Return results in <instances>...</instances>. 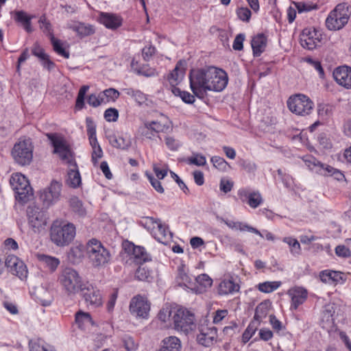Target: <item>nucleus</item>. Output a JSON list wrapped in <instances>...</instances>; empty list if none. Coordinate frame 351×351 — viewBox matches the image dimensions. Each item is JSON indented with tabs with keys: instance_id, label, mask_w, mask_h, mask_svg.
I'll list each match as a JSON object with an SVG mask.
<instances>
[{
	"instance_id": "nucleus-1",
	"label": "nucleus",
	"mask_w": 351,
	"mask_h": 351,
	"mask_svg": "<svg viewBox=\"0 0 351 351\" xmlns=\"http://www.w3.org/2000/svg\"><path fill=\"white\" fill-rule=\"evenodd\" d=\"M189 82L194 95L202 99L208 91H222L228 84V77L223 69L210 66L191 69Z\"/></svg>"
},
{
	"instance_id": "nucleus-2",
	"label": "nucleus",
	"mask_w": 351,
	"mask_h": 351,
	"mask_svg": "<svg viewBox=\"0 0 351 351\" xmlns=\"http://www.w3.org/2000/svg\"><path fill=\"white\" fill-rule=\"evenodd\" d=\"M47 136L53 147V153L57 154L62 162L69 166L67 184L72 188L80 186L82 183L81 176L70 145L66 139L58 134L49 133L47 134Z\"/></svg>"
},
{
	"instance_id": "nucleus-3",
	"label": "nucleus",
	"mask_w": 351,
	"mask_h": 351,
	"mask_svg": "<svg viewBox=\"0 0 351 351\" xmlns=\"http://www.w3.org/2000/svg\"><path fill=\"white\" fill-rule=\"evenodd\" d=\"M85 254L88 263L95 268L105 267L111 258L110 252L96 239H90L86 243Z\"/></svg>"
},
{
	"instance_id": "nucleus-4",
	"label": "nucleus",
	"mask_w": 351,
	"mask_h": 351,
	"mask_svg": "<svg viewBox=\"0 0 351 351\" xmlns=\"http://www.w3.org/2000/svg\"><path fill=\"white\" fill-rule=\"evenodd\" d=\"M172 122L169 118L160 114V116L152 121H146L141 126L138 132L147 139L153 140L159 133H167L172 130Z\"/></svg>"
},
{
	"instance_id": "nucleus-5",
	"label": "nucleus",
	"mask_w": 351,
	"mask_h": 351,
	"mask_svg": "<svg viewBox=\"0 0 351 351\" xmlns=\"http://www.w3.org/2000/svg\"><path fill=\"white\" fill-rule=\"evenodd\" d=\"M58 282L69 296L75 295L85 285L79 273L70 267L61 271L58 276Z\"/></svg>"
},
{
	"instance_id": "nucleus-6",
	"label": "nucleus",
	"mask_w": 351,
	"mask_h": 351,
	"mask_svg": "<svg viewBox=\"0 0 351 351\" xmlns=\"http://www.w3.org/2000/svg\"><path fill=\"white\" fill-rule=\"evenodd\" d=\"M75 226L71 223L55 221L50 230L51 241L58 246L69 245L75 236Z\"/></svg>"
},
{
	"instance_id": "nucleus-7",
	"label": "nucleus",
	"mask_w": 351,
	"mask_h": 351,
	"mask_svg": "<svg viewBox=\"0 0 351 351\" xmlns=\"http://www.w3.org/2000/svg\"><path fill=\"white\" fill-rule=\"evenodd\" d=\"M350 16L348 3H339L328 15L325 22L326 26L329 30H339L348 23Z\"/></svg>"
},
{
	"instance_id": "nucleus-8",
	"label": "nucleus",
	"mask_w": 351,
	"mask_h": 351,
	"mask_svg": "<svg viewBox=\"0 0 351 351\" xmlns=\"http://www.w3.org/2000/svg\"><path fill=\"white\" fill-rule=\"evenodd\" d=\"M173 324L175 330L185 334L193 332L197 327L194 314L182 307L174 310Z\"/></svg>"
},
{
	"instance_id": "nucleus-9",
	"label": "nucleus",
	"mask_w": 351,
	"mask_h": 351,
	"mask_svg": "<svg viewBox=\"0 0 351 351\" xmlns=\"http://www.w3.org/2000/svg\"><path fill=\"white\" fill-rule=\"evenodd\" d=\"M10 185L15 192L16 199L23 204L28 202L33 196V190L28 180L21 173L12 174Z\"/></svg>"
},
{
	"instance_id": "nucleus-10",
	"label": "nucleus",
	"mask_w": 351,
	"mask_h": 351,
	"mask_svg": "<svg viewBox=\"0 0 351 351\" xmlns=\"http://www.w3.org/2000/svg\"><path fill=\"white\" fill-rule=\"evenodd\" d=\"M144 227L160 243L165 244L172 239L171 232L161 220L152 217H146L142 221Z\"/></svg>"
},
{
	"instance_id": "nucleus-11",
	"label": "nucleus",
	"mask_w": 351,
	"mask_h": 351,
	"mask_svg": "<svg viewBox=\"0 0 351 351\" xmlns=\"http://www.w3.org/2000/svg\"><path fill=\"white\" fill-rule=\"evenodd\" d=\"M287 104L291 112L302 117L310 114L314 108L313 101L308 96L300 93L291 96Z\"/></svg>"
},
{
	"instance_id": "nucleus-12",
	"label": "nucleus",
	"mask_w": 351,
	"mask_h": 351,
	"mask_svg": "<svg viewBox=\"0 0 351 351\" xmlns=\"http://www.w3.org/2000/svg\"><path fill=\"white\" fill-rule=\"evenodd\" d=\"M27 223L29 229L39 234L44 231L47 223V215L45 211L36 205H31L27 209Z\"/></svg>"
},
{
	"instance_id": "nucleus-13",
	"label": "nucleus",
	"mask_w": 351,
	"mask_h": 351,
	"mask_svg": "<svg viewBox=\"0 0 351 351\" xmlns=\"http://www.w3.org/2000/svg\"><path fill=\"white\" fill-rule=\"evenodd\" d=\"M14 161L20 165H29L33 158V145L29 138L21 139L12 150Z\"/></svg>"
},
{
	"instance_id": "nucleus-14",
	"label": "nucleus",
	"mask_w": 351,
	"mask_h": 351,
	"mask_svg": "<svg viewBox=\"0 0 351 351\" xmlns=\"http://www.w3.org/2000/svg\"><path fill=\"white\" fill-rule=\"evenodd\" d=\"M62 183L52 180L49 186L41 190L39 193V199L43 208H49L57 203L61 196Z\"/></svg>"
},
{
	"instance_id": "nucleus-15",
	"label": "nucleus",
	"mask_w": 351,
	"mask_h": 351,
	"mask_svg": "<svg viewBox=\"0 0 351 351\" xmlns=\"http://www.w3.org/2000/svg\"><path fill=\"white\" fill-rule=\"evenodd\" d=\"M80 292L88 306L97 308L102 305L103 300L100 291L88 282H85Z\"/></svg>"
},
{
	"instance_id": "nucleus-16",
	"label": "nucleus",
	"mask_w": 351,
	"mask_h": 351,
	"mask_svg": "<svg viewBox=\"0 0 351 351\" xmlns=\"http://www.w3.org/2000/svg\"><path fill=\"white\" fill-rule=\"evenodd\" d=\"M149 310L150 303L146 298L138 295L132 298L130 303V311L132 315L147 319Z\"/></svg>"
},
{
	"instance_id": "nucleus-17",
	"label": "nucleus",
	"mask_w": 351,
	"mask_h": 351,
	"mask_svg": "<svg viewBox=\"0 0 351 351\" xmlns=\"http://www.w3.org/2000/svg\"><path fill=\"white\" fill-rule=\"evenodd\" d=\"M322 39L321 31L315 28H305L300 36L302 47L312 50L318 46Z\"/></svg>"
},
{
	"instance_id": "nucleus-18",
	"label": "nucleus",
	"mask_w": 351,
	"mask_h": 351,
	"mask_svg": "<svg viewBox=\"0 0 351 351\" xmlns=\"http://www.w3.org/2000/svg\"><path fill=\"white\" fill-rule=\"evenodd\" d=\"M237 195L243 203H246L250 208H256L263 203V198L258 191H252L248 188L238 190Z\"/></svg>"
},
{
	"instance_id": "nucleus-19",
	"label": "nucleus",
	"mask_w": 351,
	"mask_h": 351,
	"mask_svg": "<svg viewBox=\"0 0 351 351\" xmlns=\"http://www.w3.org/2000/svg\"><path fill=\"white\" fill-rule=\"evenodd\" d=\"M5 266L12 274L17 276L21 280L27 277L28 271L26 265L23 261L14 255H8L6 257Z\"/></svg>"
},
{
	"instance_id": "nucleus-20",
	"label": "nucleus",
	"mask_w": 351,
	"mask_h": 351,
	"mask_svg": "<svg viewBox=\"0 0 351 351\" xmlns=\"http://www.w3.org/2000/svg\"><path fill=\"white\" fill-rule=\"evenodd\" d=\"M217 330L215 327L202 326L199 328V334L197 336V341L199 344L204 347H209L217 341Z\"/></svg>"
},
{
	"instance_id": "nucleus-21",
	"label": "nucleus",
	"mask_w": 351,
	"mask_h": 351,
	"mask_svg": "<svg viewBox=\"0 0 351 351\" xmlns=\"http://www.w3.org/2000/svg\"><path fill=\"white\" fill-rule=\"evenodd\" d=\"M287 295L291 298V309L296 310L307 300L308 291L300 287L291 288L287 291Z\"/></svg>"
},
{
	"instance_id": "nucleus-22",
	"label": "nucleus",
	"mask_w": 351,
	"mask_h": 351,
	"mask_svg": "<svg viewBox=\"0 0 351 351\" xmlns=\"http://www.w3.org/2000/svg\"><path fill=\"white\" fill-rule=\"evenodd\" d=\"M333 77L340 86L351 88V68L347 66H339L333 71Z\"/></svg>"
},
{
	"instance_id": "nucleus-23",
	"label": "nucleus",
	"mask_w": 351,
	"mask_h": 351,
	"mask_svg": "<svg viewBox=\"0 0 351 351\" xmlns=\"http://www.w3.org/2000/svg\"><path fill=\"white\" fill-rule=\"evenodd\" d=\"M176 280L180 287H184L195 293L202 292V290H199V288L193 282L192 278L188 275L184 266L178 267Z\"/></svg>"
},
{
	"instance_id": "nucleus-24",
	"label": "nucleus",
	"mask_w": 351,
	"mask_h": 351,
	"mask_svg": "<svg viewBox=\"0 0 351 351\" xmlns=\"http://www.w3.org/2000/svg\"><path fill=\"white\" fill-rule=\"evenodd\" d=\"M99 22L110 29H116L119 28L123 22L121 16L107 12H100L98 19Z\"/></svg>"
},
{
	"instance_id": "nucleus-25",
	"label": "nucleus",
	"mask_w": 351,
	"mask_h": 351,
	"mask_svg": "<svg viewBox=\"0 0 351 351\" xmlns=\"http://www.w3.org/2000/svg\"><path fill=\"white\" fill-rule=\"evenodd\" d=\"M240 286L232 279L222 280L217 287V293L219 295H227L239 292Z\"/></svg>"
},
{
	"instance_id": "nucleus-26",
	"label": "nucleus",
	"mask_w": 351,
	"mask_h": 351,
	"mask_svg": "<svg viewBox=\"0 0 351 351\" xmlns=\"http://www.w3.org/2000/svg\"><path fill=\"white\" fill-rule=\"evenodd\" d=\"M34 17V15L27 14L25 11L19 10L14 12V19L16 22L20 23L27 33H31L33 32L31 21Z\"/></svg>"
},
{
	"instance_id": "nucleus-27",
	"label": "nucleus",
	"mask_w": 351,
	"mask_h": 351,
	"mask_svg": "<svg viewBox=\"0 0 351 351\" xmlns=\"http://www.w3.org/2000/svg\"><path fill=\"white\" fill-rule=\"evenodd\" d=\"M271 307V303L269 300H265L261 302L256 308L252 322H256L259 326L263 319L269 314Z\"/></svg>"
},
{
	"instance_id": "nucleus-28",
	"label": "nucleus",
	"mask_w": 351,
	"mask_h": 351,
	"mask_svg": "<svg viewBox=\"0 0 351 351\" xmlns=\"http://www.w3.org/2000/svg\"><path fill=\"white\" fill-rule=\"evenodd\" d=\"M222 221L232 230H240L241 232L247 231L253 232L257 235H261L259 230L245 223L236 221L230 219H222Z\"/></svg>"
},
{
	"instance_id": "nucleus-29",
	"label": "nucleus",
	"mask_w": 351,
	"mask_h": 351,
	"mask_svg": "<svg viewBox=\"0 0 351 351\" xmlns=\"http://www.w3.org/2000/svg\"><path fill=\"white\" fill-rule=\"evenodd\" d=\"M185 62L179 61L169 74L168 80L172 86L178 84L182 80L185 73Z\"/></svg>"
},
{
	"instance_id": "nucleus-30",
	"label": "nucleus",
	"mask_w": 351,
	"mask_h": 351,
	"mask_svg": "<svg viewBox=\"0 0 351 351\" xmlns=\"http://www.w3.org/2000/svg\"><path fill=\"white\" fill-rule=\"evenodd\" d=\"M303 161L309 170L321 175L325 173V167H326L327 165L322 163L315 157L306 156L303 158Z\"/></svg>"
},
{
	"instance_id": "nucleus-31",
	"label": "nucleus",
	"mask_w": 351,
	"mask_h": 351,
	"mask_svg": "<svg viewBox=\"0 0 351 351\" xmlns=\"http://www.w3.org/2000/svg\"><path fill=\"white\" fill-rule=\"evenodd\" d=\"M160 348L165 351H180L181 341L176 336H169L162 340Z\"/></svg>"
},
{
	"instance_id": "nucleus-32",
	"label": "nucleus",
	"mask_w": 351,
	"mask_h": 351,
	"mask_svg": "<svg viewBox=\"0 0 351 351\" xmlns=\"http://www.w3.org/2000/svg\"><path fill=\"white\" fill-rule=\"evenodd\" d=\"M253 54L254 56H259L265 51L267 46V38L260 34L254 36L251 43Z\"/></svg>"
},
{
	"instance_id": "nucleus-33",
	"label": "nucleus",
	"mask_w": 351,
	"mask_h": 351,
	"mask_svg": "<svg viewBox=\"0 0 351 351\" xmlns=\"http://www.w3.org/2000/svg\"><path fill=\"white\" fill-rule=\"evenodd\" d=\"M32 51V53L40 60L44 67L49 70L53 68V62L50 60L49 56L45 53L44 49L38 43L34 45Z\"/></svg>"
},
{
	"instance_id": "nucleus-34",
	"label": "nucleus",
	"mask_w": 351,
	"mask_h": 351,
	"mask_svg": "<svg viewBox=\"0 0 351 351\" xmlns=\"http://www.w3.org/2000/svg\"><path fill=\"white\" fill-rule=\"evenodd\" d=\"M69 28L81 37L88 36L95 33V28L93 25L80 22H74L70 24Z\"/></svg>"
},
{
	"instance_id": "nucleus-35",
	"label": "nucleus",
	"mask_w": 351,
	"mask_h": 351,
	"mask_svg": "<svg viewBox=\"0 0 351 351\" xmlns=\"http://www.w3.org/2000/svg\"><path fill=\"white\" fill-rule=\"evenodd\" d=\"M36 257L44 267L52 272L54 271L60 265L59 259L53 256L37 254Z\"/></svg>"
},
{
	"instance_id": "nucleus-36",
	"label": "nucleus",
	"mask_w": 351,
	"mask_h": 351,
	"mask_svg": "<svg viewBox=\"0 0 351 351\" xmlns=\"http://www.w3.org/2000/svg\"><path fill=\"white\" fill-rule=\"evenodd\" d=\"M128 250L130 252H132L136 261L138 263L146 262L150 259L149 254L143 247L136 246L132 243H130L128 246Z\"/></svg>"
},
{
	"instance_id": "nucleus-37",
	"label": "nucleus",
	"mask_w": 351,
	"mask_h": 351,
	"mask_svg": "<svg viewBox=\"0 0 351 351\" xmlns=\"http://www.w3.org/2000/svg\"><path fill=\"white\" fill-rule=\"evenodd\" d=\"M320 280L326 284L337 283L342 280L341 273L332 270H324L319 273Z\"/></svg>"
},
{
	"instance_id": "nucleus-38",
	"label": "nucleus",
	"mask_w": 351,
	"mask_h": 351,
	"mask_svg": "<svg viewBox=\"0 0 351 351\" xmlns=\"http://www.w3.org/2000/svg\"><path fill=\"white\" fill-rule=\"evenodd\" d=\"M75 318V323L82 330H85L93 324L91 316L88 313L78 311L76 313Z\"/></svg>"
},
{
	"instance_id": "nucleus-39",
	"label": "nucleus",
	"mask_w": 351,
	"mask_h": 351,
	"mask_svg": "<svg viewBox=\"0 0 351 351\" xmlns=\"http://www.w3.org/2000/svg\"><path fill=\"white\" fill-rule=\"evenodd\" d=\"M36 298L37 302L44 306H49L53 301L51 292L44 287L38 288L36 290Z\"/></svg>"
},
{
	"instance_id": "nucleus-40",
	"label": "nucleus",
	"mask_w": 351,
	"mask_h": 351,
	"mask_svg": "<svg viewBox=\"0 0 351 351\" xmlns=\"http://www.w3.org/2000/svg\"><path fill=\"white\" fill-rule=\"evenodd\" d=\"M124 93L134 99L138 105L146 104L147 95L139 90H135L132 88H127L123 90Z\"/></svg>"
},
{
	"instance_id": "nucleus-41",
	"label": "nucleus",
	"mask_w": 351,
	"mask_h": 351,
	"mask_svg": "<svg viewBox=\"0 0 351 351\" xmlns=\"http://www.w3.org/2000/svg\"><path fill=\"white\" fill-rule=\"evenodd\" d=\"M176 308H171L169 306H165L159 311L158 319L166 325H170L173 322V314Z\"/></svg>"
},
{
	"instance_id": "nucleus-42",
	"label": "nucleus",
	"mask_w": 351,
	"mask_h": 351,
	"mask_svg": "<svg viewBox=\"0 0 351 351\" xmlns=\"http://www.w3.org/2000/svg\"><path fill=\"white\" fill-rule=\"evenodd\" d=\"M101 98L100 100L104 104L115 101L119 97V93L114 88H110L100 92Z\"/></svg>"
},
{
	"instance_id": "nucleus-43",
	"label": "nucleus",
	"mask_w": 351,
	"mask_h": 351,
	"mask_svg": "<svg viewBox=\"0 0 351 351\" xmlns=\"http://www.w3.org/2000/svg\"><path fill=\"white\" fill-rule=\"evenodd\" d=\"M29 351H56L51 346L38 339L29 341Z\"/></svg>"
},
{
	"instance_id": "nucleus-44",
	"label": "nucleus",
	"mask_w": 351,
	"mask_h": 351,
	"mask_svg": "<svg viewBox=\"0 0 351 351\" xmlns=\"http://www.w3.org/2000/svg\"><path fill=\"white\" fill-rule=\"evenodd\" d=\"M110 143L113 147L121 149H127L131 146L130 139L123 136H112L110 139Z\"/></svg>"
},
{
	"instance_id": "nucleus-45",
	"label": "nucleus",
	"mask_w": 351,
	"mask_h": 351,
	"mask_svg": "<svg viewBox=\"0 0 351 351\" xmlns=\"http://www.w3.org/2000/svg\"><path fill=\"white\" fill-rule=\"evenodd\" d=\"M281 285L280 281H266L264 282L259 283L258 285V289L263 293H271L279 288Z\"/></svg>"
},
{
	"instance_id": "nucleus-46",
	"label": "nucleus",
	"mask_w": 351,
	"mask_h": 351,
	"mask_svg": "<svg viewBox=\"0 0 351 351\" xmlns=\"http://www.w3.org/2000/svg\"><path fill=\"white\" fill-rule=\"evenodd\" d=\"M53 50L60 56L65 58H69V53L66 51L64 47V43L59 39H57L54 37V36H51V38L50 39Z\"/></svg>"
},
{
	"instance_id": "nucleus-47",
	"label": "nucleus",
	"mask_w": 351,
	"mask_h": 351,
	"mask_svg": "<svg viewBox=\"0 0 351 351\" xmlns=\"http://www.w3.org/2000/svg\"><path fill=\"white\" fill-rule=\"evenodd\" d=\"M70 206L73 212L80 217L86 215V211L84 208L82 202L77 197H73L70 199Z\"/></svg>"
},
{
	"instance_id": "nucleus-48",
	"label": "nucleus",
	"mask_w": 351,
	"mask_h": 351,
	"mask_svg": "<svg viewBox=\"0 0 351 351\" xmlns=\"http://www.w3.org/2000/svg\"><path fill=\"white\" fill-rule=\"evenodd\" d=\"M293 5L297 8L298 13L308 12L317 9V5L311 1L294 2Z\"/></svg>"
},
{
	"instance_id": "nucleus-49",
	"label": "nucleus",
	"mask_w": 351,
	"mask_h": 351,
	"mask_svg": "<svg viewBox=\"0 0 351 351\" xmlns=\"http://www.w3.org/2000/svg\"><path fill=\"white\" fill-rule=\"evenodd\" d=\"M86 126L89 142L95 143V142L97 141L96 136V125L90 117H86Z\"/></svg>"
},
{
	"instance_id": "nucleus-50",
	"label": "nucleus",
	"mask_w": 351,
	"mask_h": 351,
	"mask_svg": "<svg viewBox=\"0 0 351 351\" xmlns=\"http://www.w3.org/2000/svg\"><path fill=\"white\" fill-rule=\"evenodd\" d=\"M40 29L43 32L47 34L49 38H51V36H53L52 26L50 22L47 20L45 15H42L38 20Z\"/></svg>"
},
{
	"instance_id": "nucleus-51",
	"label": "nucleus",
	"mask_w": 351,
	"mask_h": 351,
	"mask_svg": "<svg viewBox=\"0 0 351 351\" xmlns=\"http://www.w3.org/2000/svg\"><path fill=\"white\" fill-rule=\"evenodd\" d=\"M258 325L255 322H251L242 335V342L246 343L255 334Z\"/></svg>"
},
{
	"instance_id": "nucleus-52",
	"label": "nucleus",
	"mask_w": 351,
	"mask_h": 351,
	"mask_svg": "<svg viewBox=\"0 0 351 351\" xmlns=\"http://www.w3.org/2000/svg\"><path fill=\"white\" fill-rule=\"evenodd\" d=\"M90 145L92 147V161L95 165L98 162V160L101 158L103 156V151L99 146L97 141L93 143V142H89Z\"/></svg>"
},
{
	"instance_id": "nucleus-53",
	"label": "nucleus",
	"mask_w": 351,
	"mask_h": 351,
	"mask_svg": "<svg viewBox=\"0 0 351 351\" xmlns=\"http://www.w3.org/2000/svg\"><path fill=\"white\" fill-rule=\"evenodd\" d=\"M317 114L322 120L327 119L332 114V107L326 104H321L317 106Z\"/></svg>"
},
{
	"instance_id": "nucleus-54",
	"label": "nucleus",
	"mask_w": 351,
	"mask_h": 351,
	"mask_svg": "<svg viewBox=\"0 0 351 351\" xmlns=\"http://www.w3.org/2000/svg\"><path fill=\"white\" fill-rule=\"evenodd\" d=\"M210 161L213 166L221 171H226L229 167L228 163L221 157L213 156Z\"/></svg>"
},
{
	"instance_id": "nucleus-55",
	"label": "nucleus",
	"mask_w": 351,
	"mask_h": 351,
	"mask_svg": "<svg viewBox=\"0 0 351 351\" xmlns=\"http://www.w3.org/2000/svg\"><path fill=\"white\" fill-rule=\"evenodd\" d=\"M195 281L199 285H200L204 289V290L210 287L213 285L212 278L208 274H202L197 276L195 278Z\"/></svg>"
},
{
	"instance_id": "nucleus-56",
	"label": "nucleus",
	"mask_w": 351,
	"mask_h": 351,
	"mask_svg": "<svg viewBox=\"0 0 351 351\" xmlns=\"http://www.w3.org/2000/svg\"><path fill=\"white\" fill-rule=\"evenodd\" d=\"M335 311V308L332 304L326 305L323 311V319H325L328 324H332L334 323L333 316Z\"/></svg>"
},
{
	"instance_id": "nucleus-57",
	"label": "nucleus",
	"mask_w": 351,
	"mask_h": 351,
	"mask_svg": "<svg viewBox=\"0 0 351 351\" xmlns=\"http://www.w3.org/2000/svg\"><path fill=\"white\" fill-rule=\"evenodd\" d=\"M122 343L125 349L127 351H136L138 348V344L134 341L133 338L128 335L122 337Z\"/></svg>"
},
{
	"instance_id": "nucleus-58",
	"label": "nucleus",
	"mask_w": 351,
	"mask_h": 351,
	"mask_svg": "<svg viewBox=\"0 0 351 351\" xmlns=\"http://www.w3.org/2000/svg\"><path fill=\"white\" fill-rule=\"evenodd\" d=\"M173 93L175 95H178L182 100L186 104H191L195 101V96L189 92L181 90L178 88H175Z\"/></svg>"
},
{
	"instance_id": "nucleus-59",
	"label": "nucleus",
	"mask_w": 351,
	"mask_h": 351,
	"mask_svg": "<svg viewBox=\"0 0 351 351\" xmlns=\"http://www.w3.org/2000/svg\"><path fill=\"white\" fill-rule=\"evenodd\" d=\"M188 163L196 166H204L206 164V157L198 154H195L188 158Z\"/></svg>"
},
{
	"instance_id": "nucleus-60",
	"label": "nucleus",
	"mask_w": 351,
	"mask_h": 351,
	"mask_svg": "<svg viewBox=\"0 0 351 351\" xmlns=\"http://www.w3.org/2000/svg\"><path fill=\"white\" fill-rule=\"evenodd\" d=\"M325 173H324L323 176H334L335 179L338 180H341L344 178V176L343 173H341L338 169H336L333 168L330 165H326V167H325Z\"/></svg>"
},
{
	"instance_id": "nucleus-61",
	"label": "nucleus",
	"mask_w": 351,
	"mask_h": 351,
	"mask_svg": "<svg viewBox=\"0 0 351 351\" xmlns=\"http://www.w3.org/2000/svg\"><path fill=\"white\" fill-rule=\"evenodd\" d=\"M283 241L289 245L291 247V252L293 254L299 253L300 250V244L295 239L291 237H285L283 239Z\"/></svg>"
},
{
	"instance_id": "nucleus-62",
	"label": "nucleus",
	"mask_w": 351,
	"mask_h": 351,
	"mask_svg": "<svg viewBox=\"0 0 351 351\" xmlns=\"http://www.w3.org/2000/svg\"><path fill=\"white\" fill-rule=\"evenodd\" d=\"M234 186V182L226 178H222L219 183V189L224 193H227L232 191Z\"/></svg>"
},
{
	"instance_id": "nucleus-63",
	"label": "nucleus",
	"mask_w": 351,
	"mask_h": 351,
	"mask_svg": "<svg viewBox=\"0 0 351 351\" xmlns=\"http://www.w3.org/2000/svg\"><path fill=\"white\" fill-rule=\"evenodd\" d=\"M118 117L119 112L115 108H110L104 112V118L108 122L116 121Z\"/></svg>"
},
{
	"instance_id": "nucleus-64",
	"label": "nucleus",
	"mask_w": 351,
	"mask_h": 351,
	"mask_svg": "<svg viewBox=\"0 0 351 351\" xmlns=\"http://www.w3.org/2000/svg\"><path fill=\"white\" fill-rule=\"evenodd\" d=\"M165 141L167 147L171 151L178 150L181 145L180 141L172 136H166Z\"/></svg>"
}]
</instances>
